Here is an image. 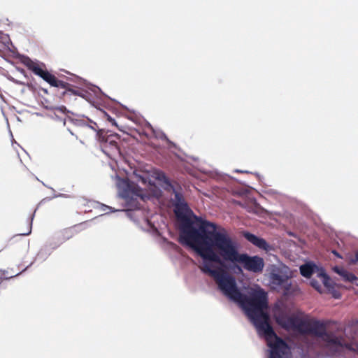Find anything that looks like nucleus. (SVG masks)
<instances>
[{"label": "nucleus", "instance_id": "20e7f679", "mask_svg": "<svg viewBox=\"0 0 358 358\" xmlns=\"http://www.w3.org/2000/svg\"><path fill=\"white\" fill-rule=\"evenodd\" d=\"M174 199L176 201L174 212L180 222V242L191 246L197 252L199 247H202L210 238V233L212 231L215 233L220 226L204 221L199 229H196L193 221L187 215L189 208L182 194L175 192Z\"/></svg>", "mask_w": 358, "mask_h": 358}, {"label": "nucleus", "instance_id": "1a4fd4ad", "mask_svg": "<svg viewBox=\"0 0 358 358\" xmlns=\"http://www.w3.org/2000/svg\"><path fill=\"white\" fill-rule=\"evenodd\" d=\"M243 236L251 243L256 247L266 250L268 248V244L262 238H259L250 232L244 231L243 234Z\"/></svg>", "mask_w": 358, "mask_h": 358}, {"label": "nucleus", "instance_id": "39448f33", "mask_svg": "<svg viewBox=\"0 0 358 358\" xmlns=\"http://www.w3.org/2000/svg\"><path fill=\"white\" fill-rule=\"evenodd\" d=\"M24 64L29 70L32 71L36 76H38L42 78L50 86L65 90V91L62 93L63 96H65L68 94L74 95L80 94L78 90H73L72 88V85L63 80H59L57 78H56L55 76L50 73L47 70L45 64L42 62L38 63L34 62L29 58H27L24 61Z\"/></svg>", "mask_w": 358, "mask_h": 358}, {"label": "nucleus", "instance_id": "f03ea898", "mask_svg": "<svg viewBox=\"0 0 358 358\" xmlns=\"http://www.w3.org/2000/svg\"><path fill=\"white\" fill-rule=\"evenodd\" d=\"M278 322L285 329L320 338L324 350L331 356H340L345 351L358 353V334L355 327L353 333L349 335L341 327H331L330 324H336L331 320L291 316L280 317Z\"/></svg>", "mask_w": 358, "mask_h": 358}, {"label": "nucleus", "instance_id": "423d86ee", "mask_svg": "<svg viewBox=\"0 0 358 358\" xmlns=\"http://www.w3.org/2000/svg\"><path fill=\"white\" fill-rule=\"evenodd\" d=\"M290 277L289 268L285 265H271L268 268L269 281L274 288L280 287L289 291L291 286L289 282Z\"/></svg>", "mask_w": 358, "mask_h": 358}, {"label": "nucleus", "instance_id": "f257e3e1", "mask_svg": "<svg viewBox=\"0 0 358 358\" xmlns=\"http://www.w3.org/2000/svg\"><path fill=\"white\" fill-rule=\"evenodd\" d=\"M201 270L211 276L222 293L231 300L238 303L251 320L259 336H263L271 348L269 358H282L289 354V348L274 331L268 309V296L263 289H259L247 296L238 289L235 278L222 267L211 268L206 262Z\"/></svg>", "mask_w": 358, "mask_h": 358}, {"label": "nucleus", "instance_id": "6ab92c4d", "mask_svg": "<svg viewBox=\"0 0 358 358\" xmlns=\"http://www.w3.org/2000/svg\"><path fill=\"white\" fill-rule=\"evenodd\" d=\"M353 262H358V251L356 252V253H355V260H353Z\"/></svg>", "mask_w": 358, "mask_h": 358}, {"label": "nucleus", "instance_id": "f8f14e48", "mask_svg": "<svg viewBox=\"0 0 358 358\" xmlns=\"http://www.w3.org/2000/svg\"><path fill=\"white\" fill-rule=\"evenodd\" d=\"M317 276L319 278L321 282L324 285L326 288H327L329 290L334 288L333 281L329 277V275L324 272V270L317 271Z\"/></svg>", "mask_w": 358, "mask_h": 358}, {"label": "nucleus", "instance_id": "5701e85b", "mask_svg": "<svg viewBox=\"0 0 358 358\" xmlns=\"http://www.w3.org/2000/svg\"><path fill=\"white\" fill-rule=\"evenodd\" d=\"M238 270L241 271V267L238 266Z\"/></svg>", "mask_w": 358, "mask_h": 358}, {"label": "nucleus", "instance_id": "aec40b11", "mask_svg": "<svg viewBox=\"0 0 358 358\" xmlns=\"http://www.w3.org/2000/svg\"><path fill=\"white\" fill-rule=\"evenodd\" d=\"M333 253H334L336 256H337V257H338L341 258V257L339 255V254H338L336 251H333Z\"/></svg>", "mask_w": 358, "mask_h": 358}, {"label": "nucleus", "instance_id": "4be33fe9", "mask_svg": "<svg viewBox=\"0 0 358 358\" xmlns=\"http://www.w3.org/2000/svg\"><path fill=\"white\" fill-rule=\"evenodd\" d=\"M236 172H238V173H243V171H239V170H237Z\"/></svg>", "mask_w": 358, "mask_h": 358}, {"label": "nucleus", "instance_id": "dca6fc26", "mask_svg": "<svg viewBox=\"0 0 358 358\" xmlns=\"http://www.w3.org/2000/svg\"><path fill=\"white\" fill-rule=\"evenodd\" d=\"M334 272H336V273H338L339 275H341L343 278V277L345 276V274L346 273V272L348 271L347 270H345L344 268L343 267H340V266H335L334 268Z\"/></svg>", "mask_w": 358, "mask_h": 358}, {"label": "nucleus", "instance_id": "4468645a", "mask_svg": "<svg viewBox=\"0 0 358 358\" xmlns=\"http://www.w3.org/2000/svg\"><path fill=\"white\" fill-rule=\"evenodd\" d=\"M321 281H318L314 278L310 280V285L314 287L317 291L319 292H322V285H321Z\"/></svg>", "mask_w": 358, "mask_h": 358}, {"label": "nucleus", "instance_id": "9b49d317", "mask_svg": "<svg viewBox=\"0 0 358 358\" xmlns=\"http://www.w3.org/2000/svg\"><path fill=\"white\" fill-rule=\"evenodd\" d=\"M320 271L315 264H306L300 266V273L305 278H310V276Z\"/></svg>", "mask_w": 358, "mask_h": 358}, {"label": "nucleus", "instance_id": "6e6552de", "mask_svg": "<svg viewBox=\"0 0 358 358\" xmlns=\"http://www.w3.org/2000/svg\"><path fill=\"white\" fill-rule=\"evenodd\" d=\"M243 236L251 243L256 247L266 250L268 248V244L262 238H259L250 232L244 231L243 234Z\"/></svg>", "mask_w": 358, "mask_h": 358}, {"label": "nucleus", "instance_id": "412c9836", "mask_svg": "<svg viewBox=\"0 0 358 358\" xmlns=\"http://www.w3.org/2000/svg\"><path fill=\"white\" fill-rule=\"evenodd\" d=\"M60 110H61L62 111H63L64 110H66V107L62 106V107L60 108Z\"/></svg>", "mask_w": 358, "mask_h": 358}, {"label": "nucleus", "instance_id": "7ed1b4c3", "mask_svg": "<svg viewBox=\"0 0 358 358\" xmlns=\"http://www.w3.org/2000/svg\"><path fill=\"white\" fill-rule=\"evenodd\" d=\"M210 238L207 242L198 249V255L203 259V264L208 262L218 264L217 267H222L225 271L224 262H229L234 264H240L243 267L253 273H262L264 267L263 258L259 256H249L245 253L238 252L237 243L232 239L227 230L219 227L218 229L210 233Z\"/></svg>", "mask_w": 358, "mask_h": 358}, {"label": "nucleus", "instance_id": "9d476101", "mask_svg": "<svg viewBox=\"0 0 358 358\" xmlns=\"http://www.w3.org/2000/svg\"><path fill=\"white\" fill-rule=\"evenodd\" d=\"M75 227L76 226L62 230L58 235L59 240L65 242L73 238L78 233Z\"/></svg>", "mask_w": 358, "mask_h": 358}, {"label": "nucleus", "instance_id": "2eb2a0df", "mask_svg": "<svg viewBox=\"0 0 358 358\" xmlns=\"http://www.w3.org/2000/svg\"><path fill=\"white\" fill-rule=\"evenodd\" d=\"M345 281L352 282L357 279V278L352 273L347 271L343 278Z\"/></svg>", "mask_w": 358, "mask_h": 358}, {"label": "nucleus", "instance_id": "a211bd4d", "mask_svg": "<svg viewBox=\"0 0 358 358\" xmlns=\"http://www.w3.org/2000/svg\"><path fill=\"white\" fill-rule=\"evenodd\" d=\"M108 120L113 124H115L116 125V123H115V121L114 119L111 118V117H108Z\"/></svg>", "mask_w": 358, "mask_h": 358}, {"label": "nucleus", "instance_id": "0eeeda50", "mask_svg": "<svg viewBox=\"0 0 358 358\" xmlns=\"http://www.w3.org/2000/svg\"><path fill=\"white\" fill-rule=\"evenodd\" d=\"M97 137L101 142L102 150L108 155L120 153L118 142L120 138L117 135L109 134L105 133L103 130L97 132Z\"/></svg>", "mask_w": 358, "mask_h": 358}, {"label": "nucleus", "instance_id": "f3484780", "mask_svg": "<svg viewBox=\"0 0 358 358\" xmlns=\"http://www.w3.org/2000/svg\"><path fill=\"white\" fill-rule=\"evenodd\" d=\"M87 128L92 129L94 131H96V133L99 131L97 130V124L96 123L94 122V125L89 126L87 125Z\"/></svg>", "mask_w": 358, "mask_h": 358}, {"label": "nucleus", "instance_id": "ddd939ff", "mask_svg": "<svg viewBox=\"0 0 358 358\" xmlns=\"http://www.w3.org/2000/svg\"><path fill=\"white\" fill-rule=\"evenodd\" d=\"M134 175H135V178H136L137 182H141L143 185H146L147 183L149 182V181H148L149 178H148L147 174H145V173L137 174V173H134Z\"/></svg>", "mask_w": 358, "mask_h": 358}]
</instances>
